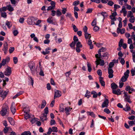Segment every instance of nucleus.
I'll return each mask as SVG.
<instances>
[{"instance_id": "obj_1", "label": "nucleus", "mask_w": 135, "mask_h": 135, "mask_svg": "<svg viewBox=\"0 0 135 135\" xmlns=\"http://www.w3.org/2000/svg\"><path fill=\"white\" fill-rule=\"evenodd\" d=\"M8 109V107L7 104H3L2 109L0 112L1 115L2 116L5 115L7 113V110Z\"/></svg>"}, {"instance_id": "obj_2", "label": "nucleus", "mask_w": 135, "mask_h": 135, "mask_svg": "<svg viewBox=\"0 0 135 135\" xmlns=\"http://www.w3.org/2000/svg\"><path fill=\"white\" fill-rule=\"evenodd\" d=\"M8 92V91H3L2 88L0 87V97L2 98V100H3L5 98Z\"/></svg>"}, {"instance_id": "obj_3", "label": "nucleus", "mask_w": 135, "mask_h": 135, "mask_svg": "<svg viewBox=\"0 0 135 135\" xmlns=\"http://www.w3.org/2000/svg\"><path fill=\"white\" fill-rule=\"evenodd\" d=\"M129 71L128 70H127L126 72L124 73V75L122 76L121 80L123 82L126 81L127 80V79L129 76Z\"/></svg>"}, {"instance_id": "obj_4", "label": "nucleus", "mask_w": 135, "mask_h": 135, "mask_svg": "<svg viewBox=\"0 0 135 135\" xmlns=\"http://www.w3.org/2000/svg\"><path fill=\"white\" fill-rule=\"evenodd\" d=\"M28 66L32 74H34L35 71V67L34 64L32 62H30L29 63Z\"/></svg>"}, {"instance_id": "obj_5", "label": "nucleus", "mask_w": 135, "mask_h": 135, "mask_svg": "<svg viewBox=\"0 0 135 135\" xmlns=\"http://www.w3.org/2000/svg\"><path fill=\"white\" fill-rule=\"evenodd\" d=\"M35 19L34 17L31 16L28 17L27 19V23L30 25H33L35 24L34 22Z\"/></svg>"}, {"instance_id": "obj_6", "label": "nucleus", "mask_w": 135, "mask_h": 135, "mask_svg": "<svg viewBox=\"0 0 135 135\" xmlns=\"http://www.w3.org/2000/svg\"><path fill=\"white\" fill-rule=\"evenodd\" d=\"M11 70L10 68L7 66L6 69L5 71L4 72V74L6 76H9L11 74Z\"/></svg>"}, {"instance_id": "obj_7", "label": "nucleus", "mask_w": 135, "mask_h": 135, "mask_svg": "<svg viewBox=\"0 0 135 135\" xmlns=\"http://www.w3.org/2000/svg\"><path fill=\"white\" fill-rule=\"evenodd\" d=\"M96 62L97 67L98 65L100 64L101 66H103L104 64V60H102L101 59H97Z\"/></svg>"}, {"instance_id": "obj_8", "label": "nucleus", "mask_w": 135, "mask_h": 135, "mask_svg": "<svg viewBox=\"0 0 135 135\" xmlns=\"http://www.w3.org/2000/svg\"><path fill=\"white\" fill-rule=\"evenodd\" d=\"M124 96L125 97L124 98L125 101H126L130 103H131L132 102L130 101V96L129 95H128L127 93L126 92H124Z\"/></svg>"}, {"instance_id": "obj_9", "label": "nucleus", "mask_w": 135, "mask_h": 135, "mask_svg": "<svg viewBox=\"0 0 135 135\" xmlns=\"http://www.w3.org/2000/svg\"><path fill=\"white\" fill-rule=\"evenodd\" d=\"M109 100L106 98L105 99V100L102 103V108L104 107H107L108 106Z\"/></svg>"}, {"instance_id": "obj_10", "label": "nucleus", "mask_w": 135, "mask_h": 135, "mask_svg": "<svg viewBox=\"0 0 135 135\" xmlns=\"http://www.w3.org/2000/svg\"><path fill=\"white\" fill-rule=\"evenodd\" d=\"M10 59L9 57H7L5 59H3L2 61L3 66L4 65L8 63Z\"/></svg>"}, {"instance_id": "obj_11", "label": "nucleus", "mask_w": 135, "mask_h": 135, "mask_svg": "<svg viewBox=\"0 0 135 135\" xmlns=\"http://www.w3.org/2000/svg\"><path fill=\"white\" fill-rule=\"evenodd\" d=\"M3 50L4 51L5 54H6L8 50V44L7 42H5L3 44Z\"/></svg>"}, {"instance_id": "obj_12", "label": "nucleus", "mask_w": 135, "mask_h": 135, "mask_svg": "<svg viewBox=\"0 0 135 135\" xmlns=\"http://www.w3.org/2000/svg\"><path fill=\"white\" fill-rule=\"evenodd\" d=\"M108 72L109 74L108 77L109 78H112L113 76V71L112 69H108Z\"/></svg>"}, {"instance_id": "obj_13", "label": "nucleus", "mask_w": 135, "mask_h": 135, "mask_svg": "<svg viewBox=\"0 0 135 135\" xmlns=\"http://www.w3.org/2000/svg\"><path fill=\"white\" fill-rule=\"evenodd\" d=\"M61 92L59 90H56L55 92L54 98L55 99L56 98L59 97L61 96Z\"/></svg>"}, {"instance_id": "obj_14", "label": "nucleus", "mask_w": 135, "mask_h": 135, "mask_svg": "<svg viewBox=\"0 0 135 135\" xmlns=\"http://www.w3.org/2000/svg\"><path fill=\"white\" fill-rule=\"evenodd\" d=\"M72 109V108H70V107H67L65 108V113L67 115H69L70 114L69 112Z\"/></svg>"}, {"instance_id": "obj_15", "label": "nucleus", "mask_w": 135, "mask_h": 135, "mask_svg": "<svg viewBox=\"0 0 135 135\" xmlns=\"http://www.w3.org/2000/svg\"><path fill=\"white\" fill-rule=\"evenodd\" d=\"M120 12L121 13H123L124 16H126L127 14V12L126 10V7L123 6L121 10L120 11Z\"/></svg>"}, {"instance_id": "obj_16", "label": "nucleus", "mask_w": 135, "mask_h": 135, "mask_svg": "<svg viewBox=\"0 0 135 135\" xmlns=\"http://www.w3.org/2000/svg\"><path fill=\"white\" fill-rule=\"evenodd\" d=\"M47 115H44V114H43L40 117L41 120L42 122H44V120H47Z\"/></svg>"}, {"instance_id": "obj_17", "label": "nucleus", "mask_w": 135, "mask_h": 135, "mask_svg": "<svg viewBox=\"0 0 135 135\" xmlns=\"http://www.w3.org/2000/svg\"><path fill=\"white\" fill-rule=\"evenodd\" d=\"M112 92L113 94L118 95H120L121 93L120 89H118L117 90L114 89L112 90Z\"/></svg>"}, {"instance_id": "obj_18", "label": "nucleus", "mask_w": 135, "mask_h": 135, "mask_svg": "<svg viewBox=\"0 0 135 135\" xmlns=\"http://www.w3.org/2000/svg\"><path fill=\"white\" fill-rule=\"evenodd\" d=\"M125 32V30L124 28H122V29H120L119 28H117V32L119 33H120L121 34L124 33Z\"/></svg>"}, {"instance_id": "obj_19", "label": "nucleus", "mask_w": 135, "mask_h": 135, "mask_svg": "<svg viewBox=\"0 0 135 135\" xmlns=\"http://www.w3.org/2000/svg\"><path fill=\"white\" fill-rule=\"evenodd\" d=\"M25 109L26 108H25L23 109V110H24V112L26 113L25 115V118L26 120L30 118V115L28 114L27 111H26V110H25Z\"/></svg>"}, {"instance_id": "obj_20", "label": "nucleus", "mask_w": 135, "mask_h": 135, "mask_svg": "<svg viewBox=\"0 0 135 135\" xmlns=\"http://www.w3.org/2000/svg\"><path fill=\"white\" fill-rule=\"evenodd\" d=\"M99 81L100 83L101 84V85L103 86H104L105 85V83L104 81L103 80V78L101 76H100L99 78Z\"/></svg>"}, {"instance_id": "obj_21", "label": "nucleus", "mask_w": 135, "mask_h": 135, "mask_svg": "<svg viewBox=\"0 0 135 135\" xmlns=\"http://www.w3.org/2000/svg\"><path fill=\"white\" fill-rule=\"evenodd\" d=\"M8 119L10 124L12 125H13L14 124V120L13 118L11 117H8Z\"/></svg>"}, {"instance_id": "obj_22", "label": "nucleus", "mask_w": 135, "mask_h": 135, "mask_svg": "<svg viewBox=\"0 0 135 135\" xmlns=\"http://www.w3.org/2000/svg\"><path fill=\"white\" fill-rule=\"evenodd\" d=\"M24 93L23 91H20L19 92L17 93L13 97V99H14L16 98L17 97L20 95Z\"/></svg>"}, {"instance_id": "obj_23", "label": "nucleus", "mask_w": 135, "mask_h": 135, "mask_svg": "<svg viewBox=\"0 0 135 135\" xmlns=\"http://www.w3.org/2000/svg\"><path fill=\"white\" fill-rule=\"evenodd\" d=\"M131 108L129 107V104H127L126 105V108H123V110L126 111L127 112L130 110Z\"/></svg>"}, {"instance_id": "obj_24", "label": "nucleus", "mask_w": 135, "mask_h": 135, "mask_svg": "<svg viewBox=\"0 0 135 135\" xmlns=\"http://www.w3.org/2000/svg\"><path fill=\"white\" fill-rule=\"evenodd\" d=\"M98 52L99 55V56H98V54H97L95 55V57L97 59H101L102 58V55L101 53V52L100 50H99Z\"/></svg>"}, {"instance_id": "obj_25", "label": "nucleus", "mask_w": 135, "mask_h": 135, "mask_svg": "<svg viewBox=\"0 0 135 135\" xmlns=\"http://www.w3.org/2000/svg\"><path fill=\"white\" fill-rule=\"evenodd\" d=\"M111 87L112 90L118 88V86L115 83H112L111 85Z\"/></svg>"}, {"instance_id": "obj_26", "label": "nucleus", "mask_w": 135, "mask_h": 135, "mask_svg": "<svg viewBox=\"0 0 135 135\" xmlns=\"http://www.w3.org/2000/svg\"><path fill=\"white\" fill-rule=\"evenodd\" d=\"M85 38L86 39H89L91 37V36L90 34L88 32H86L84 34Z\"/></svg>"}, {"instance_id": "obj_27", "label": "nucleus", "mask_w": 135, "mask_h": 135, "mask_svg": "<svg viewBox=\"0 0 135 135\" xmlns=\"http://www.w3.org/2000/svg\"><path fill=\"white\" fill-rule=\"evenodd\" d=\"M90 96L91 94L90 92L88 90H87L86 91V93L85 95V97H86L88 98Z\"/></svg>"}, {"instance_id": "obj_28", "label": "nucleus", "mask_w": 135, "mask_h": 135, "mask_svg": "<svg viewBox=\"0 0 135 135\" xmlns=\"http://www.w3.org/2000/svg\"><path fill=\"white\" fill-rule=\"evenodd\" d=\"M46 104V102L44 100H43L42 102L41 108L42 109L44 108Z\"/></svg>"}, {"instance_id": "obj_29", "label": "nucleus", "mask_w": 135, "mask_h": 135, "mask_svg": "<svg viewBox=\"0 0 135 135\" xmlns=\"http://www.w3.org/2000/svg\"><path fill=\"white\" fill-rule=\"evenodd\" d=\"M47 21L50 23L53 24V19L52 17H49L47 20Z\"/></svg>"}, {"instance_id": "obj_30", "label": "nucleus", "mask_w": 135, "mask_h": 135, "mask_svg": "<svg viewBox=\"0 0 135 135\" xmlns=\"http://www.w3.org/2000/svg\"><path fill=\"white\" fill-rule=\"evenodd\" d=\"M91 94H93V97L94 98H96L98 96V94L95 91H92L91 92Z\"/></svg>"}, {"instance_id": "obj_31", "label": "nucleus", "mask_w": 135, "mask_h": 135, "mask_svg": "<svg viewBox=\"0 0 135 135\" xmlns=\"http://www.w3.org/2000/svg\"><path fill=\"white\" fill-rule=\"evenodd\" d=\"M9 80V79L7 78H5V80H3V86L4 87L6 84V81H8Z\"/></svg>"}, {"instance_id": "obj_32", "label": "nucleus", "mask_w": 135, "mask_h": 135, "mask_svg": "<svg viewBox=\"0 0 135 135\" xmlns=\"http://www.w3.org/2000/svg\"><path fill=\"white\" fill-rule=\"evenodd\" d=\"M21 135H31V133L29 131H25L22 133Z\"/></svg>"}, {"instance_id": "obj_33", "label": "nucleus", "mask_w": 135, "mask_h": 135, "mask_svg": "<svg viewBox=\"0 0 135 135\" xmlns=\"http://www.w3.org/2000/svg\"><path fill=\"white\" fill-rule=\"evenodd\" d=\"M7 9L8 11L10 12H12L14 10V9L10 5H9L7 6Z\"/></svg>"}, {"instance_id": "obj_34", "label": "nucleus", "mask_w": 135, "mask_h": 135, "mask_svg": "<svg viewBox=\"0 0 135 135\" xmlns=\"http://www.w3.org/2000/svg\"><path fill=\"white\" fill-rule=\"evenodd\" d=\"M44 111L45 113L43 114H44V115H47V114H48L49 112L48 107H46L44 110Z\"/></svg>"}, {"instance_id": "obj_35", "label": "nucleus", "mask_w": 135, "mask_h": 135, "mask_svg": "<svg viewBox=\"0 0 135 135\" xmlns=\"http://www.w3.org/2000/svg\"><path fill=\"white\" fill-rule=\"evenodd\" d=\"M120 7V5L117 4H115L114 5V11H116L117 9L119 8Z\"/></svg>"}, {"instance_id": "obj_36", "label": "nucleus", "mask_w": 135, "mask_h": 135, "mask_svg": "<svg viewBox=\"0 0 135 135\" xmlns=\"http://www.w3.org/2000/svg\"><path fill=\"white\" fill-rule=\"evenodd\" d=\"M6 25L8 27L10 28L12 26L11 24L9 22L6 21Z\"/></svg>"}, {"instance_id": "obj_37", "label": "nucleus", "mask_w": 135, "mask_h": 135, "mask_svg": "<svg viewBox=\"0 0 135 135\" xmlns=\"http://www.w3.org/2000/svg\"><path fill=\"white\" fill-rule=\"evenodd\" d=\"M132 16H133V14L132 12L131 11H129L128 12V14L127 15V17H131Z\"/></svg>"}, {"instance_id": "obj_38", "label": "nucleus", "mask_w": 135, "mask_h": 135, "mask_svg": "<svg viewBox=\"0 0 135 135\" xmlns=\"http://www.w3.org/2000/svg\"><path fill=\"white\" fill-rule=\"evenodd\" d=\"M76 47H77L81 48L82 47V45L80 42H78L76 43Z\"/></svg>"}, {"instance_id": "obj_39", "label": "nucleus", "mask_w": 135, "mask_h": 135, "mask_svg": "<svg viewBox=\"0 0 135 135\" xmlns=\"http://www.w3.org/2000/svg\"><path fill=\"white\" fill-rule=\"evenodd\" d=\"M135 20V17L134 16H132L130 17L129 21L131 23H133L134 21Z\"/></svg>"}, {"instance_id": "obj_40", "label": "nucleus", "mask_w": 135, "mask_h": 135, "mask_svg": "<svg viewBox=\"0 0 135 135\" xmlns=\"http://www.w3.org/2000/svg\"><path fill=\"white\" fill-rule=\"evenodd\" d=\"M72 26L73 27V30L74 32H76L78 30V28H77L76 27L75 25L72 24Z\"/></svg>"}, {"instance_id": "obj_41", "label": "nucleus", "mask_w": 135, "mask_h": 135, "mask_svg": "<svg viewBox=\"0 0 135 135\" xmlns=\"http://www.w3.org/2000/svg\"><path fill=\"white\" fill-rule=\"evenodd\" d=\"M123 40L122 39H121L119 41V47H121L123 45Z\"/></svg>"}, {"instance_id": "obj_42", "label": "nucleus", "mask_w": 135, "mask_h": 135, "mask_svg": "<svg viewBox=\"0 0 135 135\" xmlns=\"http://www.w3.org/2000/svg\"><path fill=\"white\" fill-rule=\"evenodd\" d=\"M6 7H4L2 8H0V12H2V11L4 12L6 10Z\"/></svg>"}, {"instance_id": "obj_43", "label": "nucleus", "mask_w": 135, "mask_h": 135, "mask_svg": "<svg viewBox=\"0 0 135 135\" xmlns=\"http://www.w3.org/2000/svg\"><path fill=\"white\" fill-rule=\"evenodd\" d=\"M114 65V63L113 62H110L109 65V68L108 69H112V68L113 67Z\"/></svg>"}, {"instance_id": "obj_44", "label": "nucleus", "mask_w": 135, "mask_h": 135, "mask_svg": "<svg viewBox=\"0 0 135 135\" xmlns=\"http://www.w3.org/2000/svg\"><path fill=\"white\" fill-rule=\"evenodd\" d=\"M13 61L14 64H17L18 61L17 58L16 57H14L13 58Z\"/></svg>"}, {"instance_id": "obj_45", "label": "nucleus", "mask_w": 135, "mask_h": 135, "mask_svg": "<svg viewBox=\"0 0 135 135\" xmlns=\"http://www.w3.org/2000/svg\"><path fill=\"white\" fill-rule=\"evenodd\" d=\"M73 42H76H76H79V40L78 38V37L76 36H74L73 38Z\"/></svg>"}, {"instance_id": "obj_46", "label": "nucleus", "mask_w": 135, "mask_h": 135, "mask_svg": "<svg viewBox=\"0 0 135 135\" xmlns=\"http://www.w3.org/2000/svg\"><path fill=\"white\" fill-rule=\"evenodd\" d=\"M56 15L57 16L59 17L61 15V12L59 9L57 10L56 11Z\"/></svg>"}, {"instance_id": "obj_47", "label": "nucleus", "mask_w": 135, "mask_h": 135, "mask_svg": "<svg viewBox=\"0 0 135 135\" xmlns=\"http://www.w3.org/2000/svg\"><path fill=\"white\" fill-rule=\"evenodd\" d=\"M88 68V70L89 72H90L91 70V65L90 64L88 63L87 64Z\"/></svg>"}, {"instance_id": "obj_48", "label": "nucleus", "mask_w": 135, "mask_h": 135, "mask_svg": "<svg viewBox=\"0 0 135 135\" xmlns=\"http://www.w3.org/2000/svg\"><path fill=\"white\" fill-rule=\"evenodd\" d=\"M128 123L130 126H132L134 124V120L129 121Z\"/></svg>"}, {"instance_id": "obj_49", "label": "nucleus", "mask_w": 135, "mask_h": 135, "mask_svg": "<svg viewBox=\"0 0 135 135\" xmlns=\"http://www.w3.org/2000/svg\"><path fill=\"white\" fill-rule=\"evenodd\" d=\"M96 19H94L91 23V25L93 26H94L96 25Z\"/></svg>"}, {"instance_id": "obj_50", "label": "nucleus", "mask_w": 135, "mask_h": 135, "mask_svg": "<svg viewBox=\"0 0 135 135\" xmlns=\"http://www.w3.org/2000/svg\"><path fill=\"white\" fill-rule=\"evenodd\" d=\"M99 28L97 26H95L93 28L94 31L95 32H97L99 31Z\"/></svg>"}, {"instance_id": "obj_51", "label": "nucleus", "mask_w": 135, "mask_h": 135, "mask_svg": "<svg viewBox=\"0 0 135 135\" xmlns=\"http://www.w3.org/2000/svg\"><path fill=\"white\" fill-rule=\"evenodd\" d=\"M119 59H120V63L122 65H123L124 64L125 62V61L123 58H120L119 57Z\"/></svg>"}, {"instance_id": "obj_52", "label": "nucleus", "mask_w": 135, "mask_h": 135, "mask_svg": "<svg viewBox=\"0 0 135 135\" xmlns=\"http://www.w3.org/2000/svg\"><path fill=\"white\" fill-rule=\"evenodd\" d=\"M1 16L5 18L7 17L6 13L5 12H1Z\"/></svg>"}, {"instance_id": "obj_53", "label": "nucleus", "mask_w": 135, "mask_h": 135, "mask_svg": "<svg viewBox=\"0 0 135 135\" xmlns=\"http://www.w3.org/2000/svg\"><path fill=\"white\" fill-rule=\"evenodd\" d=\"M56 124L55 121L54 119H51L50 121V124L51 125H53Z\"/></svg>"}, {"instance_id": "obj_54", "label": "nucleus", "mask_w": 135, "mask_h": 135, "mask_svg": "<svg viewBox=\"0 0 135 135\" xmlns=\"http://www.w3.org/2000/svg\"><path fill=\"white\" fill-rule=\"evenodd\" d=\"M104 111L107 114H109L110 113V111L107 108L105 109L104 110Z\"/></svg>"}, {"instance_id": "obj_55", "label": "nucleus", "mask_w": 135, "mask_h": 135, "mask_svg": "<svg viewBox=\"0 0 135 135\" xmlns=\"http://www.w3.org/2000/svg\"><path fill=\"white\" fill-rule=\"evenodd\" d=\"M79 1H74L73 3V5L74 6H76L79 4Z\"/></svg>"}, {"instance_id": "obj_56", "label": "nucleus", "mask_w": 135, "mask_h": 135, "mask_svg": "<svg viewBox=\"0 0 135 135\" xmlns=\"http://www.w3.org/2000/svg\"><path fill=\"white\" fill-rule=\"evenodd\" d=\"M52 132H57V127H52Z\"/></svg>"}, {"instance_id": "obj_57", "label": "nucleus", "mask_w": 135, "mask_h": 135, "mask_svg": "<svg viewBox=\"0 0 135 135\" xmlns=\"http://www.w3.org/2000/svg\"><path fill=\"white\" fill-rule=\"evenodd\" d=\"M107 4L108 5L111 6L114 4V3L112 1H109L108 3Z\"/></svg>"}, {"instance_id": "obj_58", "label": "nucleus", "mask_w": 135, "mask_h": 135, "mask_svg": "<svg viewBox=\"0 0 135 135\" xmlns=\"http://www.w3.org/2000/svg\"><path fill=\"white\" fill-rule=\"evenodd\" d=\"M93 9L92 8H89L87 9L86 13H90L92 12Z\"/></svg>"}, {"instance_id": "obj_59", "label": "nucleus", "mask_w": 135, "mask_h": 135, "mask_svg": "<svg viewBox=\"0 0 135 135\" xmlns=\"http://www.w3.org/2000/svg\"><path fill=\"white\" fill-rule=\"evenodd\" d=\"M8 127H5L3 129V131L5 133H7L8 132Z\"/></svg>"}, {"instance_id": "obj_60", "label": "nucleus", "mask_w": 135, "mask_h": 135, "mask_svg": "<svg viewBox=\"0 0 135 135\" xmlns=\"http://www.w3.org/2000/svg\"><path fill=\"white\" fill-rule=\"evenodd\" d=\"M110 18L112 20H113V21H115L116 20V19H115V17L112 15H111L110 16Z\"/></svg>"}, {"instance_id": "obj_61", "label": "nucleus", "mask_w": 135, "mask_h": 135, "mask_svg": "<svg viewBox=\"0 0 135 135\" xmlns=\"http://www.w3.org/2000/svg\"><path fill=\"white\" fill-rule=\"evenodd\" d=\"M55 8V7H54V6H49L47 9V11H49V10H51L52 9H54Z\"/></svg>"}, {"instance_id": "obj_62", "label": "nucleus", "mask_w": 135, "mask_h": 135, "mask_svg": "<svg viewBox=\"0 0 135 135\" xmlns=\"http://www.w3.org/2000/svg\"><path fill=\"white\" fill-rule=\"evenodd\" d=\"M11 110V111L13 114H14L16 111V109L15 108H10Z\"/></svg>"}, {"instance_id": "obj_63", "label": "nucleus", "mask_w": 135, "mask_h": 135, "mask_svg": "<svg viewBox=\"0 0 135 135\" xmlns=\"http://www.w3.org/2000/svg\"><path fill=\"white\" fill-rule=\"evenodd\" d=\"M13 33L14 36H16L18 33V32L17 30H14L13 32Z\"/></svg>"}, {"instance_id": "obj_64", "label": "nucleus", "mask_w": 135, "mask_h": 135, "mask_svg": "<svg viewBox=\"0 0 135 135\" xmlns=\"http://www.w3.org/2000/svg\"><path fill=\"white\" fill-rule=\"evenodd\" d=\"M14 50V48L11 47L9 50V52L10 53H11Z\"/></svg>"}]
</instances>
